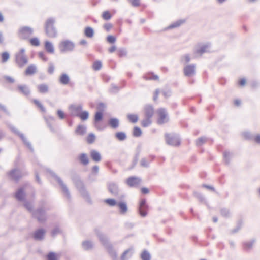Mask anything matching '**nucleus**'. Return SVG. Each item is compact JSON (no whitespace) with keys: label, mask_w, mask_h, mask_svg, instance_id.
<instances>
[{"label":"nucleus","mask_w":260,"mask_h":260,"mask_svg":"<svg viewBox=\"0 0 260 260\" xmlns=\"http://www.w3.org/2000/svg\"><path fill=\"white\" fill-rule=\"evenodd\" d=\"M84 35L86 37L91 38L93 37L94 34V29L92 27H91L90 26H87V27H85V28L84 29Z\"/></svg>","instance_id":"38"},{"label":"nucleus","mask_w":260,"mask_h":260,"mask_svg":"<svg viewBox=\"0 0 260 260\" xmlns=\"http://www.w3.org/2000/svg\"><path fill=\"white\" fill-rule=\"evenodd\" d=\"M142 135L141 128L138 126H135L133 128V135L136 137H139Z\"/></svg>","instance_id":"53"},{"label":"nucleus","mask_w":260,"mask_h":260,"mask_svg":"<svg viewBox=\"0 0 260 260\" xmlns=\"http://www.w3.org/2000/svg\"><path fill=\"white\" fill-rule=\"evenodd\" d=\"M78 160L83 166H86L89 164V158L87 154L82 153L78 156Z\"/></svg>","instance_id":"26"},{"label":"nucleus","mask_w":260,"mask_h":260,"mask_svg":"<svg viewBox=\"0 0 260 260\" xmlns=\"http://www.w3.org/2000/svg\"><path fill=\"white\" fill-rule=\"evenodd\" d=\"M232 155V153L228 151L223 153L224 160L226 164L228 165L230 163Z\"/></svg>","instance_id":"52"},{"label":"nucleus","mask_w":260,"mask_h":260,"mask_svg":"<svg viewBox=\"0 0 260 260\" xmlns=\"http://www.w3.org/2000/svg\"><path fill=\"white\" fill-rule=\"evenodd\" d=\"M242 135L246 140H252L253 139V135L249 131H244L242 132Z\"/></svg>","instance_id":"44"},{"label":"nucleus","mask_w":260,"mask_h":260,"mask_svg":"<svg viewBox=\"0 0 260 260\" xmlns=\"http://www.w3.org/2000/svg\"><path fill=\"white\" fill-rule=\"evenodd\" d=\"M109 125L113 129L117 128L119 125V120L115 117L110 118L108 120Z\"/></svg>","instance_id":"28"},{"label":"nucleus","mask_w":260,"mask_h":260,"mask_svg":"<svg viewBox=\"0 0 260 260\" xmlns=\"http://www.w3.org/2000/svg\"><path fill=\"white\" fill-rule=\"evenodd\" d=\"M158 118L157 123L159 125H162L167 123L169 121L168 114L165 108H161L157 110Z\"/></svg>","instance_id":"8"},{"label":"nucleus","mask_w":260,"mask_h":260,"mask_svg":"<svg viewBox=\"0 0 260 260\" xmlns=\"http://www.w3.org/2000/svg\"><path fill=\"white\" fill-rule=\"evenodd\" d=\"M89 116V113L87 111H81L78 117L81 120L86 121L87 120Z\"/></svg>","instance_id":"41"},{"label":"nucleus","mask_w":260,"mask_h":260,"mask_svg":"<svg viewBox=\"0 0 260 260\" xmlns=\"http://www.w3.org/2000/svg\"><path fill=\"white\" fill-rule=\"evenodd\" d=\"M45 233V230L43 228H40L34 231L32 237L36 241H41L44 239Z\"/></svg>","instance_id":"15"},{"label":"nucleus","mask_w":260,"mask_h":260,"mask_svg":"<svg viewBox=\"0 0 260 260\" xmlns=\"http://www.w3.org/2000/svg\"><path fill=\"white\" fill-rule=\"evenodd\" d=\"M70 77L66 73H62L59 77V82L62 85H67L70 82Z\"/></svg>","instance_id":"34"},{"label":"nucleus","mask_w":260,"mask_h":260,"mask_svg":"<svg viewBox=\"0 0 260 260\" xmlns=\"http://www.w3.org/2000/svg\"><path fill=\"white\" fill-rule=\"evenodd\" d=\"M133 254V248H129L125 250L120 256V260H128Z\"/></svg>","instance_id":"25"},{"label":"nucleus","mask_w":260,"mask_h":260,"mask_svg":"<svg viewBox=\"0 0 260 260\" xmlns=\"http://www.w3.org/2000/svg\"><path fill=\"white\" fill-rule=\"evenodd\" d=\"M141 179L135 177L131 176L127 179L126 183L130 187H134L139 185L141 182Z\"/></svg>","instance_id":"21"},{"label":"nucleus","mask_w":260,"mask_h":260,"mask_svg":"<svg viewBox=\"0 0 260 260\" xmlns=\"http://www.w3.org/2000/svg\"><path fill=\"white\" fill-rule=\"evenodd\" d=\"M220 214L222 216L225 218H229L231 216L230 210L227 208H224L221 209Z\"/></svg>","instance_id":"51"},{"label":"nucleus","mask_w":260,"mask_h":260,"mask_svg":"<svg viewBox=\"0 0 260 260\" xmlns=\"http://www.w3.org/2000/svg\"><path fill=\"white\" fill-rule=\"evenodd\" d=\"M61 230L58 226H56L51 232V235L52 237H55L57 235L60 234Z\"/></svg>","instance_id":"58"},{"label":"nucleus","mask_w":260,"mask_h":260,"mask_svg":"<svg viewBox=\"0 0 260 260\" xmlns=\"http://www.w3.org/2000/svg\"><path fill=\"white\" fill-rule=\"evenodd\" d=\"M255 242V240L254 239H252L249 241L243 242L242 245L244 250L249 251L252 248L253 245Z\"/></svg>","instance_id":"30"},{"label":"nucleus","mask_w":260,"mask_h":260,"mask_svg":"<svg viewBox=\"0 0 260 260\" xmlns=\"http://www.w3.org/2000/svg\"><path fill=\"white\" fill-rule=\"evenodd\" d=\"M143 78L146 80H157L159 79L158 76L154 74L152 72H149L144 74Z\"/></svg>","instance_id":"27"},{"label":"nucleus","mask_w":260,"mask_h":260,"mask_svg":"<svg viewBox=\"0 0 260 260\" xmlns=\"http://www.w3.org/2000/svg\"><path fill=\"white\" fill-rule=\"evenodd\" d=\"M115 136L118 140L120 141H124L126 138V135L123 132H118L116 133Z\"/></svg>","instance_id":"42"},{"label":"nucleus","mask_w":260,"mask_h":260,"mask_svg":"<svg viewBox=\"0 0 260 260\" xmlns=\"http://www.w3.org/2000/svg\"><path fill=\"white\" fill-rule=\"evenodd\" d=\"M152 123L151 118L145 117L141 121V125L144 127H148Z\"/></svg>","instance_id":"48"},{"label":"nucleus","mask_w":260,"mask_h":260,"mask_svg":"<svg viewBox=\"0 0 260 260\" xmlns=\"http://www.w3.org/2000/svg\"><path fill=\"white\" fill-rule=\"evenodd\" d=\"M1 56L2 59L1 62L3 63H4L8 61V60L10 59V54L7 51L2 52L1 54Z\"/></svg>","instance_id":"43"},{"label":"nucleus","mask_w":260,"mask_h":260,"mask_svg":"<svg viewBox=\"0 0 260 260\" xmlns=\"http://www.w3.org/2000/svg\"><path fill=\"white\" fill-rule=\"evenodd\" d=\"M184 22H185V20H181V19L178 20L172 23V24H171L169 26H168L166 28V29L168 30V29H173L175 28L178 27L182 24H183Z\"/></svg>","instance_id":"36"},{"label":"nucleus","mask_w":260,"mask_h":260,"mask_svg":"<svg viewBox=\"0 0 260 260\" xmlns=\"http://www.w3.org/2000/svg\"><path fill=\"white\" fill-rule=\"evenodd\" d=\"M47 260H57V255L54 252H49L47 255Z\"/></svg>","instance_id":"62"},{"label":"nucleus","mask_w":260,"mask_h":260,"mask_svg":"<svg viewBox=\"0 0 260 260\" xmlns=\"http://www.w3.org/2000/svg\"><path fill=\"white\" fill-rule=\"evenodd\" d=\"M166 143L173 146H178L180 145L181 141L179 136L175 133L165 134Z\"/></svg>","instance_id":"6"},{"label":"nucleus","mask_w":260,"mask_h":260,"mask_svg":"<svg viewBox=\"0 0 260 260\" xmlns=\"http://www.w3.org/2000/svg\"><path fill=\"white\" fill-rule=\"evenodd\" d=\"M14 197L18 201L21 202L25 201L26 200V193L25 192L24 186L18 188L17 190L16 191Z\"/></svg>","instance_id":"17"},{"label":"nucleus","mask_w":260,"mask_h":260,"mask_svg":"<svg viewBox=\"0 0 260 260\" xmlns=\"http://www.w3.org/2000/svg\"><path fill=\"white\" fill-rule=\"evenodd\" d=\"M9 175L11 178L16 182H18L21 177L20 171L17 169H13L11 170L9 173Z\"/></svg>","instance_id":"22"},{"label":"nucleus","mask_w":260,"mask_h":260,"mask_svg":"<svg viewBox=\"0 0 260 260\" xmlns=\"http://www.w3.org/2000/svg\"><path fill=\"white\" fill-rule=\"evenodd\" d=\"M44 48L48 53L50 54H53L54 53V47L52 43L50 41H46L45 42Z\"/></svg>","instance_id":"35"},{"label":"nucleus","mask_w":260,"mask_h":260,"mask_svg":"<svg viewBox=\"0 0 260 260\" xmlns=\"http://www.w3.org/2000/svg\"><path fill=\"white\" fill-rule=\"evenodd\" d=\"M75 47V43L69 40H63L59 44V48L61 53L72 52L74 50Z\"/></svg>","instance_id":"7"},{"label":"nucleus","mask_w":260,"mask_h":260,"mask_svg":"<svg viewBox=\"0 0 260 260\" xmlns=\"http://www.w3.org/2000/svg\"><path fill=\"white\" fill-rule=\"evenodd\" d=\"M86 131L87 128L86 126L79 124L77 126L76 129H75V133L76 135L83 136L86 134Z\"/></svg>","instance_id":"32"},{"label":"nucleus","mask_w":260,"mask_h":260,"mask_svg":"<svg viewBox=\"0 0 260 260\" xmlns=\"http://www.w3.org/2000/svg\"><path fill=\"white\" fill-rule=\"evenodd\" d=\"M149 209L148 205L147 203L146 199H141L139 202L138 210L141 216L144 217L148 214Z\"/></svg>","instance_id":"10"},{"label":"nucleus","mask_w":260,"mask_h":260,"mask_svg":"<svg viewBox=\"0 0 260 260\" xmlns=\"http://www.w3.org/2000/svg\"><path fill=\"white\" fill-rule=\"evenodd\" d=\"M127 117L128 120L133 123H136L139 119L138 115L135 114H129Z\"/></svg>","instance_id":"46"},{"label":"nucleus","mask_w":260,"mask_h":260,"mask_svg":"<svg viewBox=\"0 0 260 260\" xmlns=\"http://www.w3.org/2000/svg\"><path fill=\"white\" fill-rule=\"evenodd\" d=\"M55 19L52 17L48 18L45 24V30L46 35L51 38H54L57 35V30L54 27Z\"/></svg>","instance_id":"3"},{"label":"nucleus","mask_w":260,"mask_h":260,"mask_svg":"<svg viewBox=\"0 0 260 260\" xmlns=\"http://www.w3.org/2000/svg\"><path fill=\"white\" fill-rule=\"evenodd\" d=\"M96 234L99 238L100 241L105 248L112 244L109 242L108 238L106 235L103 234L99 231H96Z\"/></svg>","instance_id":"16"},{"label":"nucleus","mask_w":260,"mask_h":260,"mask_svg":"<svg viewBox=\"0 0 260 260\" xmlns=\"http://www.w3.org/2000/svg\"><path fill=\"white\" fill-rule=\"evenodd\" d=\"M33 102L38 108H40L42 112L44 113L46 112V109L38 100L34 99L33 100Z\"/></svg>","instance_id":"57"},{"label":"nucleus","mask_w":260,"mask_h":260,"mask_svg":"<svg viewBox=\"0 0 260 260\" xmlns=\"http://www.w3.org/2000/svg\"><path fill=\"white\" fill-rule=\"evenodd\" d=\"M82 246L84 250H89L91 249L93 247V243L91 241L86 240L82 242Z\"/></svg>","instance_id":"37"},{"label":"nucleus","mask_w":260,"mask_h":260,"mask_svg":"<svg viewBox=\"0 0 260 260\" xmlns=\"http://www.w3.org/2000/svg\"><path fill=\"white\" fill-rule=\"evenodd\" d=\"M106 249L107 250L108 252L110 257L112 258V260H118L117 252L113 249L112 244L107 247Z\"/></svg>","instance_id":"29"},{"label":"nucleus","mask_w":260,"mask_h":260,"mask_svg":"<svg viewBox=\"0 0 260 260\" xmlns=\"http://www.w3.org/2000/svg\"><path fill=\"white\" fill-rule=\"evenodd\" d=\"M30 44L34 46H39L40 44L39 39L37 37H34L29 39Z\"/></svg>","instance_id":"54"},{"label":"nucleus","mask_w":260,"mask_h":260,"mask_svg":"<svg viewBox=\"0 0 260 260\" xmlns=\"http://www.w3.org/2000/svg\"><path fill=\"white\" fill-rule=\"evenodd\" d=\"M93 69L95 71H99L102 68V62L100 60H96L93 62V66H92Z\"/></svg>","instance_id":"59"},{"label":"nucleus","mask_w":260,"mask_h":260,"mask_svg":"<svg viewBox=\"0 0 260 260\" xmlns=\"http://www.w3.org/2000/svg\"><path fill=\"white\" fill-rule=\"evenodd\" d=\"M46 170V172L49 173L50 175L57 182L67 198L69 200L70 199L71 197L70 191L60 177H59L53 171L50 169L47 168Z\"/></svg>","instance_id":"2"},{"label":"nucleus","mask_w":260,"mask_h":260,"mask_svg":"<svg viewBox=\"0 0 260 260\" xmlns=\"http://www.w3.org/2000/svg\"><path fill=\"white\" fill-rule=\"evenodd\" d=\"M117 53L119 57H122L126 56L127 52L125 48H120L117 50Z\"/></svg>","instance_id":"49"},{"label":"nucleus","mask_w":260,"mask_h":260,"mask_svg":"<svg viewBox=\"0 0 260 260\" xmlns=\"http://www.w3.org/2000/svg\"><path fill=\"white\" fill-rule=\"evenodd\" d=\"M31 214L32 217L36 219L40 223H43L47 220L46 212L42 207L34 210Z\"/></svg>","instance_id":"5"},{"label":"nucleus","mask_w":260,"mask_h":260,"mask_svg":"<svg viewBox=\"0 0 260 260\" xmlns=\"http://www.w3.org/2000/svg\"><path fill=\"white\" fill-rule=\"evenodd\" d=\"M154 114V109L152 105L147 104L144 106L145 117L151 118Z\"/></svg>","instance_id":"20"},{"label":"nucleus","mask_w":260,"mask_h":260,"mask_svg":"<svg viewBox=\"0 0 260 260\" xmlns=\"http://www.w3.org/2000/svg\"><path fill=\"white\" fill-rule=\"evenodd\" d=\"M102 17L105 20H109L111 17L112 15L109 11H105L102 14Z\"/></svg>","instance_id":"60"},{"label":"nucleus","mask_w":260,"mask_h":260,"mask_svg":"<svg viewBox=\"0 0 260 260\" xmlns=\"http://www.w3.org/2000/svg\"><path fill=\"white\" fill-rule=\"evenodd\" d=\"M104 118V114L102 111H96L94 116V124L96 128L101 131L103 129L99 125V123L103 120Z\"/></svg>","instance_id":"13"},{"label":"nucleus","mask_w":260,"mask_h":260,"mask_svg":"<svg viewBox=\"0 0 260 260\" xmlns=\"http://www.w3.org/2000/svg\"><path fill=\"white\" fill-rule=\"evenodd\" d=\"M9 127L13 133L20 137L23 144L29 149L31 152H34V149L31 143L28 140V139L25 137L23 133L18 131L13 125L9 124Z\"/></svg>","instance_id":"4"},{"label":"nucleus","mask_w":260,"mask_h":260,"mask_svg":"<svg viewBox=\"0 0 260 260\" xmlns=\"http://www.w3.org/2000/svg\"><path fill=\"white\" fill-rule=\"evenodd\" d=\"M140 258L142 260H150L151 256L149 252L145 249L141 253Z\"/></svg>","instance_id":"40"},{"label":"nucleus","mask_w":260,"mask_h":260,"mask_svg":"<svg viewBox=\"0 0 260 260\" xmlns=\"http://www.w3.org/2000/svg\"><path fill=\"white\" fill-rule=\"evenodd\" d=\"M72 180L82 197L88 204H92V201L90 195L86 189L83 182L81 180L80 177L77 175L74 176L72 177Z\"/></svg>","instance_id":"1"},{"label":"nucleus","mask_w":260,"mask_h":260,"mask_svg":"<svg viewBox=\"0 0 260 260\" xmlns=\"http://www.w3.org/2000/svg\"><path fill=\"white\" fill-rule=\"evenodd\" d=\"M242 225V220H239L238 221L236 227L231 231V233L234 234V233H236L237 232H238L239 230L241 228Z\"/></svg>","instance_id":"61"},{"label":"nucleus","mask_w":260,"mask_h":260,"mask_svg":"<svg viewBox=\"0 0 260 260\" xmlns=\"http://www.w3.org/2000/svg\"><path fill=\"white\" fill-rule=\"evenodd\" d=\"M104 202L110 206H114L118 203L115 199L111 198L105 199Z\"/></svg>","instance_id":"55"},{"label":"nucleus","mask_w":260,"mask_h":260,"mask_svg":"<svg viewBox=\"0 0 260 260\" xmlns=\"http://www.w3.org/2000/svg\"><path fill=\"white\" fill-rule=\"evenodd\" d=\"M54 70L55 67L54 64L51 62H49L48 64V68L47 69L48 73L50 75L53 74L54 73Z\"/></svg>","instance_id":"63"},{"label":"nucleus","mask_w":260,"mask_h":260,"mask_svg":"<svg viewBox=\"0 0 260 260\" xmlns=\"http://www.w3.org/2000/svg\"><path fill=\"white\" fill-rule=\"evenodd\" d=\"M90 156L92 160L95 162H99L102 159L100 153L95 150H91L90 151Z\"/></svg>","instance_id":"23"},{"label":"nucleus","mask_w":260,"mask_h":260,"mask_svg":"<svg viewBox=\"0 0 260 260\" xmlns=\"http://www.w3.org/2000/svg\"><path fill=\"white\" fill-rule=\"evenodd\" d=\"M116 40V38L114 36L109 35L106 37V41L110 44H114Z\"/></svg>","instance_id":"64"},{"label":"nucleus","mask_w":260,"mask_h":260,"mask_svg":"<svg viewBox=\"0 0 260 260\" xmlns=\"http://www.w3.org/2000/svg\"><path fill=\"white\" fill-rule=\"evenodd\" d=\"M119 87L114 83H112L110 85V88L109 89V91L111 93L116 94L119 92Z\"/></svg>","instance_id":"45"},{"label":"nucleus","mask_w":260,"mask_h":260,"mask_svg":"<svg viewBox=\"0 0 260 260\" xmlns=\"http://www.w3.org/2000/svg\"><path fill=\"white\" fill-rule=\"evenodd\" d=\"M83 107L81 104L75 105L72 104L69 106V110H70V116L72 117H78L81 111L82 110Z\"/></svg>","instance_id":"12"},{"label":"nucleus","mask_w":260,"mask_h":260,"mask_svg":"<svg viewBox=\"0 0 260 260\" xmlns=\"http://www.w3.org/2000/svg\"><path fill=\"white\" fill-rule=\"evenodd\" d=\"M117 205L119 209V212L121 214H124L127 211V205L125 202L122 201L118 202Z\"/></svg>","instance_id":"31"},{"label":"nucleus","mask_w":260,"mask_h":260,"mask_svg":"<svg viewBox=\"0 0 260 260\" xmlns=\"http://www.w3.org/2000/svg\"><path fill=\"white\" fill-rule=\"evenodd\" d=\"M17 90L19 93L26 96L30 94V90L26 84L18 85L17 87Z\"/></svg>","instance_id":"19"},{"label":"nucleus","mask_w":260,"mask_h":260,"mask_svg":"<svg viewBox=\"0 0 260 260\" xmlns=\"http://www.w3.org/2000/svg\"><path fill=\"white\" fill-rule=\"evenodd\" d=\"M95 140V136L93 133H90L86 138V141L88 144H92Z\"/></svg>","instance_id":"50"},{"label":"nucleus","mask_w":260,"mask_h":260,"mask_svg":"<svg viewBox=\"0 0 260 260\" xmlns=\"http://www.w3.org/2000/svg\"><path fill=\"white\" fill-rule=\"evenodd\" d=\"M210 47L209 44H205L201 45L196 49L195 53L196 54L202 55L207 52V49Z\"/></svg>","instance_id":"33"},{"label":"nucleus","mask_w":260,"mask_h":260,"mask_svg":"<svg viewBox=\"0 0 260 260\" xmlns=\"http://www.w3.org/2000/svg\"><path fill=\"white\" fill-rule=\"evenodd\" d=\"M195 69V64H189L185 66L183 69L184 75L188 77L193 76L196 73Z\"/></svg>","instance_id":"14"},{"label":"nucleus","mask_w":260,"mask_h":260,"mask_svg":"<svg viewBox=\"0 0 260 260\" xmlns=\"http://www.w3.org/2000/svg\"><path fill=\"white\" fill-rule=\"evenodd\" d=\"M34 30L29 26H23L19 29L18 36L22 40H27L33 34Z\"/></svg>","instance_id":"9"},{"label":"nucleus","mask_w":260,"mask_h":260,"mask_svg":"<svg viewBox=\"0 0 260 260\" xmlns=\"http://www.w3.org/2000/svg\"><path fill=\"white\" fill-rule=\"evenodd\" d=\"M206 141V138L201 137L199 138L196 141V144L198 147L201 146Z\"/></svg>","instance_id":"56"},{"label":"nucleus","mask_w":260,"mask_h":260,"mask_svg":"<svg viewBox=\"0 0 260 260\" xmlns=\"http://www.w3.org/2000/svg\"><path fill=\"white\" fill-rule=\"evenodd\" d=\"M24 204L23 206L30 213H32V211H34V210H33V206L32 204L29 202L27 200L23 201Z\"/></svg>","instance_id":"47"},{"label":"nucleus","mask_w":260,"mask_h":260,"mask_svg":"<svg viewBox=\"0 0 260 260\" xmlns=\"http://www.w3.org/2000/svg\"><path fill=\"white\" fill-rule=\"evenodd\" d=\"M15 61L19 67L22 68L28 63V59L26 55H22L16 53L15 55Z\"/></svg>","instance_id":"11"},{"label":"nucleus","mask_w":260,"mask_h":260,"mask_svg":"<svg viewBox=\"0 0 260 260\" xmlns=\"http://www.w3.org/2000/svg\"><path fill=\"white\" fill-rule=\"evenodd\" d=\"M108 191L113 196L118 195L119 189L118 184L115 182H110L108 184Z\"/></svg>","instance_id":"18"},{"label":"nucleus","mask_w":260,"mask_h":260,"mask_svg":"<svg viewBox=\"0 0 260 260\" xmlns=\"http://www.w3.org/2000/svg\"><path fill=\"white\" fill-rule=\"evenodd\" d=\"M37 89L38 91L41 93H46L49 90L48 86L46 84H41L38 86Z\"/></svg>","instance_id":"39"},{"label":"nucleus","mask_w":260,"mask_h":260,"mask_svg":"<svg viewBox=\"0 0 260 260\" xmlns=\"http://www.w3.org/2000/svg\"><path fill=\"white\" fill-rule=\"evenodd\" d=\"M37 72L36 65L31 64L29 65L26 69L24 74L26 76H31L35 74Z\"/></svg>","instance_id":"24"}]
</instances>
